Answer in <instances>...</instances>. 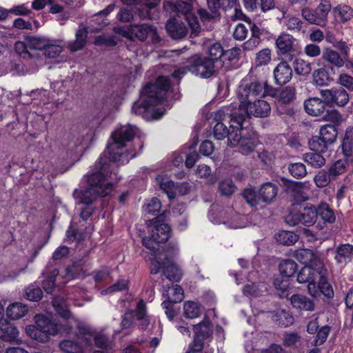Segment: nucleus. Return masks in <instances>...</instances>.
I'll use <instances>...</instances> for the list:
<instances>
[{
	"label": "nucleus",
	"mask_w": 353,
	"mask_h": 353,
	"mask_svg": "<svg viewBox=\"0 0 353 353\" xmlns=\"http://www.w3.org/2000/svg\"><path fill=\"white\" fill-rule=\"evenodd\" d=\"M96 172L88 175L89 187L84 189H76L73 196L78 203L87 205L92 204L98 196L104 197L109 195L113 190V185L108 182L107 179L119 180L117 172L112 171V165L106 158L100 157L95 164Z\"/></svg>",
	"instance_id": "f257e3e1"
},
{
	"label": "nucleus",
	"mask_w": 353,
	"mask_h": 353,
	"mask_svg": "<svg viewBox=\"0 0 353 353\" xmlns=\"http://www.w3.org/2000/svg\"><path fill=\"white\" fill-rule=\"evenodd\" d=\"M232 108L230 105L227 108L225 111L222 109L217 111L215 114L216 121L221 120L223 117L226 114L231 118L230 114L232 112ZM230 128L222 122L218 121L214 127V136L217 140H223L228 138V145L231 147H238L239 152L243 154H248L254 150L256 145V140L253 132L243 126L238 125L232 121Z\"/></svg>",
	"instance_id": "f03ea898"
},
{
	"label": "nucleus",
	"mask_w": 353,
	"mask_h": 353,
	"mask_svg": "<svg viewBox=\"0 0 353 353\" xmlns=\"http://www.w3.org/2000/svg\"><path fill=\"white\" fill-rule=\"evenodd\" d=\"M170 87L169 78L165 76L159 77L154 83H149L145 86L142 91L141 101H136L132 107V112L148 119L152 114L154 119H159L165 112L164 108L158 109L153 112L152 107L161 103Z\"/></svg>",
	"instance_id": "7ed1b4c3"
},
{
	"label": "nucleus",
	"mask_w": 353,
	"mask_h": 353,
	"mask_svg": "<svg viewBox=\"0 0 353 353\" xmlns=\"http://www.w3.org/2000/svg\"><path fill=\"white\" fill-rule=\"evenodd\" d=\"M139 129L130 124L123 125L112 134V143H108L107 151L101 157L106 158L107 161L119 164L128 163L130 159L136 157L134 153L127 150L122 151L126 142L131 141L138 134Z\"/></svg>",
	"instance_id": "20e7f679"
},
{
	"label": "nucleus",
	"mask_w": 353,
	"mask_h": 353,
	"mask_svg": "<svg viewBox=\"0 0 353 353\" xmlns=\"http://www.w3.org/2000/svg\"><path fill=\"white\" fill-rule=\"evenodd\" d=\"M253 102L245 103V107L236 108V105L231 104L232 108L231 112V119L234 123L241 125L246 122L247 119H250L251 116L255 117H266L271 110L270 104L264 100H253Z\"/></svg>",
	"instance_id": "39448f33"
},
{
	"label": "nucleus",
	"mask_w": 353,
	"mask_h": 353,
	"mask_svg": "<svg viewBox=\"0 0 353 353\" xmlns=\"http://www.w3.org/2000/svg\"><path fill=\"white\" fill-rule=\"evenodd\" d=\"M135 320H137L140 330H145L148 328L150 319L148 314L146 303L143 299H139L137 301L134 310H128L121 316V330L118 332L126 330L125 334L131 333L134 327Z\"/></svg>",
	"instance_id": "423d86ee"
},
{
	"label": "nucleus",
	"mask_w": 353,
	"mask_h": 353,
	"mask_svg": "<svg viewBox=\"0 0 353 353\" xmlns=\"http://www.w3.org/2000/svg\"><path fill=\"white\" fill-rule=\"evenodd\" d=\"M219 69L212 61L205 57L194 56L192 57L190 65L176 70L172 77L181 78L188 71L201 78H210Z\"/></svg>",
	"instance_id": "0eeeda50"
},
{
	"label": "nucleus",
	"mask_w": 353,
	"mask_h": 353,
	"mask_svg": "<svg viewBox=\"0 0 353 353\" xmlns=\"http://www.w3.org/2000/svg\"><path fill=\"white\" fill-rule=\"evenodd\" d=\"M36 329L30 335L37 341L45 343L50 335H55L59 331V326L54 321L43 314L35 316Z\"/></svg>",
	"instance_id": "6e6552de"
},
{
	"label": "nucleus",
	"mask_w": 353,
	"mask_h": 353,
	"mask_svg": "<svg viewBox=\"0 0 353 353\" xmlns=\"http://www.w3.org/2000/svg\"><path fill=\"white\" fill-rule=\"evenodd\" d=\"M263 83L258 80H251L246 77L243 79L237 90V96L240 103L239 107H245V103L251 102L260 96L263 90Z\"/></svg>",
	"instance_id": "1a4fd4ad"
},
{
	"label": "nucleus",
	"mask_w": 353,
	"mask_h": 353,
	"mask_svg": "<svg viewBox=\"0 0 353 353\" xmlns=\"http://www.w3.org/2000/svg\"><path fill=\"white\" fill-rule=\"evenodd\" d=\"M331 8L332 5L329 1L321 0L315 10L309 8H303L301 14L303 19L310 23L324 26L326 24L327 15Z\"/></svg>",
	"instance_id": "9d476101"
},
{
	"label": "nucleus",
	"mask_w": 353,
	"mask_h": 353,
	"mask_svg": "<svg viewBox=\"0 0 353 353\" xmlns=\"http://www.w3.org/2000/svg\"><path fill=\"white\" fill-rule=\"evenodd\" d=\"M285 223L290 226L302 224L305 226L313 225L317 220L316 207L307 205L299 212L290 213L285 216Z\"/></svg>",
	"instance_id": "9b49d317"
},
{
	"label": "nucleus",
	"mask_w": 353,
	"mask_h": 353,
	"mask_svg": "<svg viewBox=\"0 0 353 353\" xmlns=\"http://www.w3.org/2000/svg\"><path fill=\"white\" fill-rule=\"evenodd\" d=\"M321 96L327 104L336 105L339 107L345 106L350 101L347 92L343 88L321 90Z\"/></svg>",
	"instance_id": "f8f14e48"
},
{
	"label": "nucleus",
	"mask_w": 353,
	"mask_h": 353,
	"mask_svg": "<svg viewBox=\"0 0 353 353\" xmlns=\"http://www.w3.org/2000/svg\"><path fill=\"white\" fill-rule=\"evenodd\" d=\"M192 2L188 1L185 2L181 0L177 1L174 4L176 11L179 14L184 15L188 21L189 26L192 30V34L196 36L201 30L196 17L192 14Z\"/></svg>",
	"instance_id": "ddd939ff"
},
{
	"label": "nucleus",
	"mask_w": 353,
	"mask_h": 353,
	"mask_svg": "<svg viewBox=\"0 0 353 353\" xmlns=\"http://www.w3.org/2000/svg\"><path fill=\"white\" fill-rule=\"evenodd\" d=\"M296 39L291 34L283 32L275 39L278 55H292L296 52Z\"/></svg>",
	"instance_id": "4468645a"
},
{
	"label": "nucleus",
	"mask_w": 353,
	"mask_h": 353,
	"mask_svg": "<svg viewBox=\"0 0 353 353\" xmlns=\"http://www.w3.org/2000/svg\"><path fill=\"white\" fill-rule=\"evenodd\" d=\"M130 33L140 41H145L148 36H151L154 41H159L157 29L148 23L141 25L133 24L130 26Z\"/></svg>",
	"instance_id": "2eb2a0df"
},
{
	"label": "nucleus",
	"mask_w": 353,
	"mask_h": 353,
	"mask_svg": "<svg viewBox=\"0 0 353 353\" xmlns=\"http://www.w3.org/2000/svg\"><path fill=\"white\" fill-rule=\"evenodd\" d=\"M274 81L277 85H283L288 83L292 77V70L285 61H281L273 71Z\"/></svg>",
	"instance_id": "dca6fc26"
},
{
	"label": "nucleus",
	"mask_w": 353,
	"mask_h": 353,
	"mask_svg": "<svg viewBox=\"0 0 353 353\" xmlns=\"http://www.w3.org/2000/svg\"><path fill=\"white\" fill-rule=\"evenodd\" d=\"M327 102L319 98L314 97L307 99L304 102L305 112L312 116H323L326 110Z\"/></svg>",
	"instance_id": "f3484780"
},
{
	"label": "nucleus",
	"mask_w": 353,
	"mask_h": 353,
	"mask_svg": "<svg viewBox=\"0 0 353 353\" xmlns=\"http://www.w3.org/2000/svg\"><path fill=\"white\" fill-rule=\"evenodd\" d=\"M155 223L153 228L151 230L152 238L156 243H163L166 242L170 236L171 229L168 224L164 223H160V221H157L152 220Z\"/></svg>",
	"instance_id": "a211bd4d"
},
{
	"label": "nucleus",
	"mask_w": 353,
	"mask_h": 353,
	"mask_svg": "<svg viewBox=\"0 0 353 353\" xmlns=\"http://www.w3.org/2000/svg\"><path fill=\"white\" fill-rule=\"evenodd\" d=\"M165 28L168 34L174 39H181L185 37L188 33V28L185 24L175 19L168 21Z\"/></svg>",
	"instance_id": "6ab92c4d"
},
{
	"label": "nucleus",
	"mask_w": 353,
	"mask_h": 353,
	"mask_svg": "<svg viewBox=\"0 0 353 353\" xmlns=\"http://www.w3.org/2000/svg\"><path fill=\"white\" fill-rule=\"evenodd\" d=\"M322 58L332 65L329 69L333 74H335L334 68H340L343 67L345 60L337 51L330 48H327L323 50Z\"/></svg>",
	"instance_id": "aec40b11"
},
{
	"label": "nucleus",
	"mask_w": 353,
	"mask_h": 353,
	"mask_svg": "<svg viewBox=\"0 0 353 353\" xmlns=\"http://www.w3.org/2000/svg\"><path fill=\"white\" fill-rule=\"evenodd\" d=\"M290 302L294 308L300 311L312 312L315 309L314 301L301 294H293L290 297Z\"/></svg>",
	"instance_id": "412c9836"
},
{
	"label": "nucleus",
	"mask_w": 353,
	"mask_h": 353,
	"mask_svg": "<svg viewBox=\"0 0 353 353\" xmlns=\"http://www.w3.org/2000/svg\"><path fill=\"white\" fill-rule=\"evenodd\" d=\"M341 148L346 160L353 161V126H348L345 130Z\"/></svg>",
	"instance_id": "4be33fe9"
},
{
	"label": "nucleus",
	"mask_w": 353,
	"mask_h": 353,
	"mask_svg": "<svg viewBox=\"0 0 353 353\" xmlns=\"http://www.w3.org/2000/svg\"><path fill=\"white\" fill-rule=\"evenodd\" d=\"M334 259L338 264L345 265L353 258V245L345 243L336 248Z\"/></svg>",
	"instance_id": "5701e85b"
},
{
	"label": "nucleus",
	"mask_w": 353,
	"mask_h": 353,
	"mask_svg": "<svg viewBox=\"0 0 353 353\" xmlns=\"http://www.w3.org/2000/svg\"><path fill=\"white\" fill-rule=\"evenodd\" d=\"M19 334L17 327L6 319L0 321V339L6 342L14 341Z\"/></svg>",
	"instance_id": "b1692460"
},
{
	"label": "nucleus",
	"mask_w": 353,
	"mask_h": 353,
	"mask_svg": "<svg viewBox=\"0 0 353 353\" xmlns=\"http://www.w3.org/2000/svg\"><path fill=\"white\" fill-rule=\"evenodd\" d=\"M286 188V191L293 194L294 201L299 204L307 200V196L305 195L302 190V183L283 179Z\"/></svg>",
	"instance_id": "393cba45"
},
{
	"label": "nucleus",
	"mask_w": 353,
	"mask_h": 353,
	"mask_svg": "<svg viewBox=\"0 0 353 353\" xmlns=\"http://www.w3.org/2000/svg\"><path fill=\"white\" fill-rule=\"evenodd\" d=\"M334 81V74L325 68L315 70L312 74V83L317 86H326Z\"/></svg>",
	"instance_id": "a878e982"
},
{
	"label": "nucleus",
	"mask_w": 353,
	"mask_h": 353,
	"mask_svg": "<svg viewBox=\"0 0 353 353\" xmlns=\"http://www.w3.org/2000/svg\"><path fill=\"white\" fill-rule=\"evenodd\" d=\"M160 2V0H137L136 3L132 5H137L141 3L143 8H136L134 14H137L141 19H152L150 13L151 8H155Z\"/></svg>",
	"instance_id": "bb28decb"
},
{
	"label": "nucleus",
	"mask_w": 353,
	"mask_h": 353,
	"mask_svg": "<svg viewBox=\"0 0 353 353\" xmlns=\"http://www.w3.org/2000/svg\"><path fill=\"white\" fill-rule=\"evenodd\" d=\"M225 214H230V218L223 216V223L227 225L230 228H241L245 227L243 221V216L237 213L232 208L228 207L227 210L224 211Z\"/></svg>",
	"instance_id": "cd10ccee"
},
{
	"label": "nucleus",
	"mask_w": 353,
	"mask_h": 353,
	"mask_svg": "<svg viewBox=\"0 0 353 353\" xmlns=\"http://www.w3.org/2000/svg\"><path fill=\"white\" fill-rule=\"evenodd\" d=\"M86 330V332L83 333V338L88 345H91L93 340L98 347L106 349L110 347V342L105 335L91 334L89 330Z\"/></svg>",
	"instance_id": "c85d7f7f"
},
{
	"label": "nucleus",
	"mask_w": 353,
	"mask_h": 353,
	"mask_svg": "<svg viewBox=\"0 0 353 353\" xmlns=\"http://www.w3.org/2000/svg\"><path fill=\"white\" fill-rule=\"evenodd\" d=\"M278 187L276 184L268 182L263 184L259 189L261 201L265 203H270L278 194Z\"/></svg>",
	"instance_id": "c756f323"
},
{
	"label": "nucleus",
	"mask_w": 353,
	"mask_h": 353,
	"mask_svg": "<svg viewBox=\"0 0 353 353\" xmlns=\"http://www.w3.org/2000/svg\"><path fill=\"white\" fill-rule=\"evenodd\" d=\"M211 321L207 315L203 320L194 326L195 336L203 340L209 339L212 334Z\"/></svg>",
	"instance_id": "7c9ffc66"
},
{
	"label": "nucleus",
	"mask_w": 353,
	"mask_h": 353,
	"mask_svg": "<svg viewBox=\"0 0 353 353\" xmlns=\"http://www.w3.org/2000/svg\"><path fill=\"white\" fill-rule=\"evenodd\" d=\"M224 55V49L221 43H214L208 48V59H210L219 68L223 66V57Z\"/></svg>",
	"instance_id": "2f4dec72"
},
{
	"label": "nucleus",
	"mask_w": 353,
	"mask_h": 353,
	"mask_svg": "<svg viewBox=\"0 0 353 353\" xmlns=\"http://www.w3.org/2000/svg\"><path fill=\"white\" fill-rule=\"evenodd\" d=\"M88 28L86 27H80L75 34V40L70 41L68 48L72 52H76L81 50L85 45L88 38Z\"/></svg>",
	"instance_id": "473e14b6"
},
{
	"label": "nucleus",
	"mask_w": 353,
	"mask_h": 353,
	"mask_svg": "<svg viewBox=\"0 0 353 353\" xmlns=\"http://www.w3.org/2000/svg\"><path fill=\"white\" fill-rule=\"evenodd\" d=\"M163 296L167 299L165 301L174 303H180L184 299L183 290L179 285H172Z\"/></svg>",
	"instance_id": "72a5a7b5"
},
{
	"label": "nucleus",
	"mask_w": 353,
	"mask_h": 353,
	"mask_svg": "<svg viewBox=\"0 0 353 353\" xmlns=\"http://www.w3.org/2000/svg\"><path fill=\"white\" fill-rule=\"evenodd\" d=\"M319 275V272L311 267L305 266L299 272L296 280L299 283H308L316 281Z\"/></svg>",
	"instance_id": "f704fd0d"
},
{
	"label": "nucleus",
	"mask_w": 353,
	"mask_h": 353,
	"mask_svg": "<svg viewBox=\"0 0 353 353\" xmlns=\"http://www.w3.org/2000/svg\"><path fill=\"white\" fill-rule=\"evenodd\" d=\"M28 307L21 303H14L7 308V315L13 320L23 317L28 312Z\"/></svg>",
	"instance_id": "c9c22d12"
},
{
	"label": "nucleus",
	"mask_w": 353,
	"mask_h": 353,
	"mask_svg": "<svg viewBox=\"0 0 353 353\" xmlns=\"http://www.w3.org/2000/svg\"><path fill=\"white\" fill-rule=\"evenodd\" d=\"M52 306L56 312L63 319H68L71 313L68 310L66 300L60 296H55L52 300Z\"/></svg>",
	"instance_id": "e433bc0d"
},
{
	"label": "nucleus",
	"mask_w": 353,
	"mask_h": 353,
	"mask_svg": "<svg viewBox=\"0 0 353 353\" xmlns=\"http://www.w3.org/2000/svg\"><path fill=\"white\" fill-rule=\"evenodd\" d=\"M338 131L335 125L327 124L321 128L319 136L325 143L332 145L337 137Z\"/></svg>",
	"instance_id": "4c0bfd02"
},
{
	"label": "nucleus",
	"mask_w": 353,
	"mask_h": 353,
	"mask_svg": "<svg viewBox=\"0 0 353 353\" xmlns=\"http://www.w3.org/2000/svg\"><path fill=\"white\" fill-rule=\"evenodd\" d=\"M303 159L305 163L315 168H320L325 164V159L322 156L321 152L313 151L306 153Z\"/></svg>",
	"instance_id": "58836bf2"
},
{
	"label": "nucleus",
	"mask_w": 353,
	"mask_h": 353,
	"mask_svg": "<svg viewBox=\"0 0 353 353\" xmlns=\"http://www.w3.org/2000/svg\"><path fill=\"white\" fill-rule=\"evenodd\" d=\"M317 217L320 216L321 219L325 222L328 223H333L336 220V216L332 209L325 203H321L316 208Z\"/></svg>",
	"instance_id": "ea45409f"
},
{
	"label": "nucleus",
	"mask_w": 353,
	"mask_h": 353,
	"mask_svg": "<svg viewBox=\"0 0 353 353\" xmlns=\"http://www.w3.org/2000/svg\"><path fill=\"white\" fill-rule=\"evenodd\" d=\"M277 242L284 245H292L299 239V236L293 232L281 230L275 234Z\"/></svg>",
	"instance_id": "a19ab883"
},
{
	"label": "nucleus",
	"mask_w": 353,
	"mask_h": 353,
	"mask_svg": "<svg viewBox=\"0 0 353 353\" xmlns=\"http://www.w3.org/2000/svg\"><path fill=\"white\" fill-rule=\"evenodd\" d=\"M227 210L226 208H222L219 205L216 204H212L210 206V210L209 212V219L210 221L216 224H221L223 223V216H226L230 218V214H225V210Z\"/></svg>",
	"instance_id": "79ce46f5"
},
{
	"label": "nucleus",
	"mask_w": 353,
	"mask_h": 353,
	"mask_svg": "<svg viewBox=\"0 0 353 353\" xmlns=\"http://www.w3.org/2000/svg\"><path fill=\"white\" fill-rule=\"evenodd\" d=\"M59 347L65 353H83V346L75 339L63 340L60 342Z\"/></svg>",
	"instance_id": "37998d69"
},
{
	"label": "nucleus",
	"mask_w": 353,
	"mask_h": 353,
	"mask_svg": "<svg viewBox=\"0 0 353 353\" xmlns=\"http://www.w3.org/2000/svg\"><path fill=\"white\" fill-rule=\"evenodd\" d=\"M237 188L230 179L221 180L218 184L219 192L224 196H230L236 192Z\"/></svg>",
	"instance_id": "c03bdc74"
},
{
	"label": "nucleus",
	"mask_w": 353,
	"mask_h": 353,
	"mask_svg": "<svg viewBox=\"0 0 353 353\" xmlns=\"http://www.w3.org/2000/svg\"><path fill=\"white\" fill-rule=\"evenodd\" d=\"M184 316L188 319H194L201 314V305L194 301H187L183 305Z\"/></svg>",
	"instance_id": "a18cd8bd"
},
{
	"label": "nucleus",
	"mask_w": 353,
	"mask_h": 353,
	"mask_svg": "<svg viewBox=\"0 0 353 353\" xmlns=\"http://www.w3.org/2000/svg\"><path fill=\"white\" fill-rule=\"evenodd\" d=\"M163 275L170 281L175 282L179 281L182 278L181 271L170 261H168V265L163 270Z\"/></svg>",
	"instance_id": "49530a36"
},
{
	"label": "nucleus",
	"mask_w": 353,
	"mask_h": 353,
	"mask_svg": "<svg viewBox=\"0 0 353 353\" xmlns=\"http://www.w3.org/2000/svg\"><path fill=\"white\" fill-rule=\"evenodd\" d=\"M279 268L282 276L290 277L296 272L297 264L292 259H285L280 263Z\"/></svg>",
	"instance_id": "de8ad7c7"
},
{
	"label": "nucleus",
	"mask_w": 353,
	"mask_h": 353,
	"mask_svg": "<svg viewBox=\"0 0 353 353\" xmlns=\"http://www.w3.org/2000/svg\"><path fill=\"white\" fill-rule=\"evenodd\" d=\"M350 163L351 162L348 160L339 159L330 167L328 171L333 180H335L336 177L345 172L346 168Z\"/></svg>",
	"instance_id": "09e8293b"
},
{
	"label": "nucleus",
	"mask_w": 353,
	"mask_h": 353,
	"mask_svg": "<svg viewBox=\"0 0 353 353\" xmlns=\"http://www.w3.org/2000/svg\"><path fill=\"white\" fill-rule=\"evenodd\" d=\"M288 170L296 179H303L307 174L305 164L301 162L289 163Z\"/></svg>",
	"instance_id": "8fccbe9b"
},
{
	"label": "nucleus",
	"mask_w": 353,
	"mask_h": 353,
	"mask_svg": "<svg viewBox=\"0 0 353 353\" xmlns=\"http://www.w3.org/2000/svg\"><path fill=\"white\" fill-rule=\"evenodd\" d=\"M296 259L303 264H312L316 260V255L312 250L300 249L294 252Z\"/></svg>",
	"instance_id": "3c124183"
},
{
	"label": "nucleus",
	"mask_w": 353,
	"mask_h": 353,
	"mask_svg": "<svg viewBox=\"0 0 353 353\" xmlns=\"http://www.w3.org/2000/svg\"><path fill=\"white\" fill-rule=\"evenodd\" d=\"M293 67L296 74L307 76L312 71L311 63L302 59H296L293 62Z\"/></svg>",
	"instance_id": "603ef678"
},
{
	"label": "nucleus",
	"mask_w": 353,
	"mask_h": 353,
	"mask_svg": "<svg viewBox=\"0 0 353 353\" xmlns=\"http://www.w3.org/2000/svg\"><path fill=\"white\" fill-rule=\"evenodd\" d=\"M333 181L332 176L327 170L323 169L319 170L314 178L316 185L319 188H325Z\"/></svg>",
	"instance_id": "864d4df0"
},
{
	"label": "nucleus",
	"mask_w": 353,
	"mask_h": 353,
	"mask_svg": "<svg viewBox=\"0 0 353 353\" xmlns=\"http://www.w3.org/2000/svg\"><path fill=\"white\" fill-rule=\"evenodd\" d=\"M311 150L318 152H325L330 144L325 143L321 136H314L309 142Z\"/></svg>",
	"instance_id": "5fc2aeb1"
},
{
	"label": "nucleus",
	"mask_w": 353,
	"mask_h": 353,
	"mask_svg": "<svg viewBox=\"0 0 353 353\" xmlns=\"http://www.w3.org/2000/svg\"><path fill=\"white\" fill-rule=\"evenodd\" d=\"M317 279H319V288L320 293H322L328 298L332 297L334 296L332 287L323 276L322 271L319 272V275L317 276Z\"/></svg>",
	"instance_id": "6e6d98bb"
},
{
	"label": "nucleus",
	"mask_w": 353,
	"mask_h": 353,
	"mask_svg": "<svg viewBox=\"0 0 353 353\" xmlns=\"http://www.w3.org/2000/svg\"><path fill=\"white\" fill-rule=\"evenodd\" d=\"M242 196L252 207L257 206L261 201L259 193L253 188H246L242 192Z\"/></svg>",
	"instance_id": "4d7b16f0"
},
{
	"label": "nucleus",
	"mask_w": 353,
	"mask_h": 353,
	"mask_svg": "<svg viewBox=\"0 0 353 353\" xmlns=\"http://www.w3.org/2000/svg\"><path fill=\"white\" fill-rule=\"evenodd\" d=\"M160 188L167 194L170 199L175 198L176 194V184H174L168 179H163L161 181Z\"/></svg>",
	"instance_id": "13d9d810"
},
{
	"label": "nucleus",
	"mask_w": 353,
	"mask_h": 353,
	"mask_svg": "<svg viewBox=\"0 0 353 353\" xmlns=\"http://www.w3.org/2000/svg\"><path fill=\"white\" fill-rule=\"evenodd\" d=\"M27 45L29 49L32 50H44L47 46L48 39L39 37H27Z\"/></svg>",
	"instance_id": "bf43d9fd"
},
{
	"label": "nucleus",
	"mask_w": 353,
	"mask_h": 353,
	"mask_svg": "<svg viewBox=\"0 0 353 353\" xmlns=\"http://www.w3.org/2000/svg\"><path fill=\"white\" fill-rule=\"evenodd\" d=\"M251 32V37L256 39H261V37L264 36L268 39L273 38V34L265 28H263L261 24H252L250 27Z\"/></svg>",
	"instance_id": "052dcab7"
},
{
	"label": "nucleus",
	"mask_w": 353,
	"mask_h": 353,
	"mask_svg": "<svg viewBox=\"0 0 353 353\" xmlns=\"http://www.w3.org/2000/svg\"><path fill=\"white\" fill-rule=\"evenodd\" d=\"M26 296L27 299L31 301H38L43 296L41 289L36 285H30L26 289Z\"/></svg>",
	"instance_id": "680f3d73"
},
{
	"label": "nucleus",
	"mask_w": 353,
	"mask_h": 353,
	"mask_svg": "<svg viewBox=\"0 0 353 353\" xmlns=\"http://www.w3.org/2000/svg\"><path fill=\"white\" fill-rule=\"evenodd\" d=\"M295 99V89L293 87H285L279 94V100L283 104L291 103Z\"/></svg>",
	"instance_id": "e2e57ef3"
},
{
	"label": "nucleus",
	"mask_w": 353,
	"mask_h": 353,
	"mask_svg": "<svg viewBox=\"0 0 353 353\" xmlns=\"http://www.w3.org/2000/svg\"><path fill=\"white\" fill-rule=\"evenodd\" d=\"M335 13H338L341 20L343 22L350 20L353 17V10L346 5H340L334 9Z\"/></svg>",
	"instance_id": "0e129e2a"
},
{
	"label": "nucleus",
	"mask_w": 353,
	"mask_h": 353,
	"mask_svg": "<svg viewBox=\"0 0 353 353\" xmlns=\"http://www.w3.org/2000/svg\"><path fill=\"white\" fill-rule=\"evenodd\" d=\"M94 45L97 46L112 47L117 44L115 36L114 35H100L95 38Z\"/></svg>",
	"instance_id": "69168bd1"
},
{
	"label": "nucleus",
	"mask_w": 353,
	"mask_h": 353,
	"mask_svg": "<svg viewBox=\"0 0 353 353\" xmlns=\"http://www.w3.org/2000/svg\"><path fill=\"white\" fill-rule=\"evenodd\" d=\"M303 21L297 17L289 16L287 17L285 26L291 31L300 32L303 28Z\"/></svg>",
	"instance_id": "338daca9"
},
{
	"label": "nucleus",
	"mask_w": 353,
	"mask_h": 353,
	"mask_svg": "<svg viewBox=\"0 0 353 353\" xmlns=\"http://www.w3.org/2000/svg\"><path fill=\"white\" fill-rule=\"evenodd\" d=\"M271 61V50L269 48H264L256 53V65L261 66L267 65Z\"/></svg>",
	"instance_id": "774afa93"
}]
</instances>
